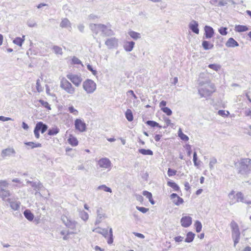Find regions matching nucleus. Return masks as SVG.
I'll return each mask as SVG.
<instances>
[{
	"instance_id": "4be33fe9",
	"label": "nucleus",
	"mask_w": 251,
	"mask_h": 251,
	"mask_svg": "<svg viewBox=\"0 0 251 251\" xmlns=\"http://www.w3.org/2000/svg\"><path fill=\"white\" fill-rule=\"evenodd\" d=\"M226 46L228 48H234L239 46V44L233 38H229L226 43Z\"/></svg>"
},
{
	"instance_id": "72a5a7b5",
	"label": "nucleus",
	"mask_w": 251,
	"mask_h": 251,
	"mask_svg": "<svg viewBox=\"0 0 251 251\" xmlns=\"http://www.w3.org/2000/svg\"><path fill=\"white\" fill-rule=\"evenodd\" d=\"M178 136L183 141H187L189 140V137L186 135L184 134L181 128H179L178 131Z\"/></svg>"
},
{
	"instance_id": "4468645a",
	"label": "nucleus",
	"mask_w": 251,
	"mask_h": 251,
	"mask_svg": "<svg viewBox=\"0 0 251 251\" xmlns=\"http://www.w3.org/2000/svg\"><path fill=\"white\" fill-rule=\"evenodd\" d=\"M199 24L198 23L193 20L189 24V27L190 29L195 33L198 34L199 33V29L198 28Z\"/></svg>"
},
{
	"instance_id": "6e6d98bb",
	"label": "nucleus",
	"mask_w": 251,
	"mask_h": 251,
	"mask_svg": "<svg viewBox=\"0 0 251 251\" xmlns=\"http://www.w3.org/2000/svg\"><path fill=\"white\" fill-rule=\"evenodd\" d=\"M176 171L169 168L168 170V175L169 176H172L176 175Z\"/></svg>"
},
{
	"instance_id": "0eeeda50",
	"label": "nucleus",
	"mask_w": 251,
	"mask_h": 251,
	"mask_svg": "<svg viewBox=\"0 0 251 251\" xmlns=\"http://www.w3.org/2000/svg\"><path fill=\"white\" fill-rule=\"evenodd\" d=\"M61 220L65 226L71 229H75L76 227L77 222L66 216H62Z\"/></svg>"
},
{
	"instance_id": "338daca9",
	"label": "nucleus",
	"mask_w": 251,
	"mask_h": 251,
	"mask_svg": "<svg viewBox=\"0 0 251 251\" xmlns=\"http://www.w3.org/2000/svg\"><path fill=\"white\" fill-rule=\"evenodd\" d=\"M34 133L35 135V137L37 139H39L40 138L39 131L38 130V129L35 126L34 129Z\"/></svg>"
},
{
	"instance_id": "f257e3e1",
	"label": "nucleus",
	"mask_w": 251,
	"mask_h": 251,
	"mask_svg": "<svg viewBox=\"0 0 251 251\" xmlns=\"http://www.w3.org/2000/svg\"><path fill=\"white\" fill-rule=\"evenodd\" d=\"M238 173L242 175H248L251 173V159L241 158L237 165Z\"/></svg>"
},
{
	"instance_id": "4d7b16f0",
	"label": "nucleus",
	"mask_w": 251,
	"mask_h": 251,
	"mask_svg": "<svg viewBox=\"0 0 251 251\" xmlns=\"http://www.w3.org/2000/svg\"><path fill=\"white\" fill-rule=\"evenodd\" d=\"M143 195L149 200L151 199L152 197L151 193L148 191H144L143 192Z\"/></svg>"
},
{
	"instance_id": "69168bd1",
	"label": "nucleus",
	"mask_w": 251,
	"mask_h": 251,
	"mask_svg": "<svg viewBox=\"0 0 251 251\" xmlns=\"http://www.w3.org/2000/svg\"><path fill=\"white\" fill-rule=\"evenodd\" d=\"M13 120L9 117H5L3 116H0V121H2L3 122L8 121H13Z\"/></svg>"
},
{
	"instance_id": "6e6552de",
	"label": "nucleus",
	"mask_w": 251,
	"mask_h": 251,
	"mask_svg": "<svg viewBox=\"0 0 251 251\" xmlns=\"http://www.w3.org/2000/svg\"><path fill=\"white\" fill-rule=\"evenodd\" d=\"M16 154V151L13 148H7L2 150L1 152V156L5 158L6 157L14 156Z\"/></svg>"
},
{
	"instance_id": "ea45409f",
	"label": "nucleus",
	"mask_w": 251,
	"mask_h": 251,
	"mask_svg": "<svg viewBox=\"0 0 251 251\" xmlns=\"http://www.w3.org/2000/svg\"><path fill=\"white\" fill-rule=\"evenodd\" d=\"M146 124L152 127H158L159 128L162 127V126L160 125H159V124L158 123H157L154 121L149 120L146 122Z\"/></svg>"
},
{
	"instance_id": "49530a36",
	"label": "nucleus",
	"mask_w": 251,
	"mask_h": 251,
	"mask_svg": "<svg viewBox=\"0 0 251 251\" xmlns=\"http://www.w3.org/2000/svg\"><path fill=\"white\" fill-rule=\"evenodd\" d=\"M173 202L175 203L176 205H179L180 204H182L184 201L182 198H180V197H178L176 200H174L173 201Z\"/></svg>"
},
{
	"instance_id": "b1692460",
	"label": "nucleus",
	"mask_w": 251,
	"mask_h": 251,
	"mask_svg": "<svg viewBox=\"0 0 251 251\" xmlns=\"http://www.w3.org/2000/svg\"><path fill=\"white\" fill-rule=\"evenodd\" d=\"M31 186L32 188H34L35 190L37 191L35 194H36L38 193V191L40 190V189L43 187L42 183H41L40 181H33L32 183H31Z\"/></svg>"
},
{
	"instance_id": "ddd939ff",
	"label": "nucleus",
	"mask_w": 251,
	"mask_h": 251,
	"mask_svg": "<svg viewBox=\"0 0 251 251\" xmlns=\"http://www.w3.org/2000/svg\"><path fill=\"white\" fill-rule=\"evenodd\" d=\"M204 35L206 39L212 38L214 35V31L213 28L208 25H205L204 27Z\"/></svg>"
},
{
	"instance_id": "e2e57ef3",
	"label": "nucleus",
	"mask_w": 251,
	"mask_h": 251,
	"mask_svg": "<svg viewBox=\"0 0 251 251\" xmlns=\"http://www.w3.org/2000/svg\"><path fill=\"white\" fill-rule=\"evenodd\" d=\"M226 113L227 114H226V111L223 110H220L218 112V114L223 117L227 116V115L229 114V112L227 111H226Z\"/></svg>"
},
{
	"instance_id": "5fc2aeb1",
	"label": "nucleus",
	"mask_w": 251,
	"mask_h": 251,
	"mask_svg": "<svg viewBox=\"0 0 251 251\" xmlns=\"http://www.w3.org/2000/svg\"><path fill=\"white\" fill-rule=\"evenodd\" d=\"M87 68L89 71L92 72L93 75H96L97 74V71L95 70H94L91 65L88 64L87 65Z\"/></svg>"
},
{
	"instance_id": "7ed1b4c3",
	"label": "nucleus",
	"mask_w": 251,
	"mask_h": 251,
	"mask_svg": "<svg viewBox=\"0 0 251 251\" xmlns=\"http://www.w3.org/2000/svg\"><path fill=\"white\" fill-rule=\"evenodd\" d=\"M230 225L232 231V238L234 241V246L235 247L236 244L239 243L240 232L238 225L234 221H232Z\"/></svg>"
},
{
	"instance_id": "2f4dec72",
	"label": "nucleus",
	"mask_w": 251,
	"mask_h": 251,
	"mask_svg": "<svg viewBox=\"0 0 251 251\" xmlns=\"http://www.w3.org/2000/svg\"><path fill=\"white\" fill-rule=\"evenodd\" d=\"M25 36H23L22 38H21V37H16L13 41V42L19 46H20L21 47L23 45V42H24V40H25Z\"/></svg>"
},
{
	"instance_id": "cd10ccee",
	"label": "nucleus",
	"mask_w": 251,
	"mask_h": 251,
	"mask_svg": "<svg viewBox=\"0 0 251 251\" xmlns=\"http://www.w3.org/2000/svg\"><path fill=\"white\" fill-rule=\"evenodd\" d=\"M59 129L57 126H54L48 129V134L50 136L55 135L59 133Z\"/></svg>"
},
{
	"instance_id": "473e14b6",
	"label": "nucleus",
	"mask_w": 251,
	"mask_h": 251,
	"mask_svg": "<svg viewBox=\"0 0 251 251\" xmlns=\"http://www.w3.org/2000/svg\"><path fill=\"white\" fill-rule=\"evenodd\" d=\"M235 198L236 199V202H242L245 203L244 196L242 193L239 192L236 193L235 196Z\"/></svg>"
},
{
	"instance_id": "2eb2a0df",
	"label": "nucleus",
	"mask_w": 251,
	"mask_h": 251,
	"mask_svg": "<svg viewBox=\"0 0 251 251\" xmlns=\"http://www.w3.org/2000/svg\"><path fill=\"white\" fill-rule=\"evenodd\" d=\"M102 24H91L89 25V27L92 31L95 33L96 35L98 34L100 31H101V27H102Z\"/></svg>"
},
{
	"instance_id": "9d476101",
	"label": "nucleus",
	"mask_w": 251,
	"mask_h": 251,
	"mask_svg": "<svg viewBox=\"0 0 251 251\" xmlns=\"http://www.w3.org/2000/svg\"><path fill=\"white\" fill-rule=\"evenodd\" d=\"M98 164L101 168L108 169L111 166V162L107 158H102L98 161Z\"/></svg>"
},
{
	"instance_id": "774afa93",
	"label": "nucleus",
	"mask_w": 251,
	"mask_h": 251,
	"mask_svg": "<svg viewBox=\"0 0 251 251\" xmlns=\"http://www.w3.org/2000/svg\"><path fill=\"white\" fill-rule=\"evenodd\" d=\"M186 150L188 156H190L192 153V150L191 147L190 145H186Z\"/></svg>"
},
{
	"instance_id": "c9c22d12",
	"label": "nucleus",
	"mask_w": 251,
	"mask_h": 251,
	"mask_svg": "<svg viewBox=\"0 0 251 251\" xmlns=\"http://www.w3.org/2000/svg\"><path fill=\"white\" fill-rule=\"evenodd\" d=\"M138 151L139 153L143 155H153V151L150 150V149H141L138 150Z\"/></svg>"
},
{
	"instance_id": "0e129e2a",
	"label": "nucleus",
	"mask_w": 251,
	"mask_h": 251,
	"mask_svg": "<svg viewBox=\"0 0 251 251\" xmlns=\"http://www.w3.org/2000/svg\"><path fill=\"white\" fill-rule=\"evenodd\" d=\"M27 25H28V26L29 27H34L35 26H36V23L33 21H32V20H28L27 22Z\"/></svg>"
},
{
	"instance_id": "13d9d810",
	"label": "nucleus",
	"mask_w": 251,
	"mask_h": 251,
	"mask_svg": "<svg viewBox=\"0 0 251 251\" xmlns=\"http://www.w3.org/2000/svg\"><path fill=\"white\" fill-rule=\"evenodd\" d=\"M136 209L143 213H145L149 211V208L144 207L136 206Z\"/></svg>"
},
{
	"instance_id": "864d4df0",
	"label": "nucleus",
	"mask_w": 251,
	"mask_h": 251,
	"mask_svg": "<svg viewBox=\"0 0 251 251\" xmlns=\"http://www.w3.org/2000/svg\"><path fill=\"white\" fill-rule=\"evenodd\" d=\"M193 162H194V165L195 166L197 167V166H198L200 165L199 162H197V160H198L197 154L196 152H195V151L193 153Z\"/></svg>"
},
{
	"instance_id": "4c0bfd02",
	"label": "nucleus",
	"mask_w": 251,
	"mask_h": 251,
	"mask_svg": "<svg viewBox=\"0 0 251 251\" xmlns=\"http://www.w3.org/2000/svg\"><path fill=\"white\" fill-rule=\"evenodd\" d=\"M125 116L126 119L129 122H131L133 120V116L132 114V112L131 110L128 109L126 112Z\"/></svg>"
},
{
	"instance_id": "603ef678",
	"label": "nucleus",
	"mask_w": 251,
	"mask_h": 251,
	"mask_svg": "<svg viewBox=\"0 0 251 251\" xmlns=\"http://www.w3.org/2000/svg\"><path fill=\"white\" fill-rule=\"evenodd\" d=\"M219 33L222 35H226L227 34V28L222 27H220L218 30Z\"/></svg>"
},
{
	"instance_id": "412c9836",
	"label": "nucleus",
	"mask_w": 251,
	"mask_h": 251,
	"mask_svg": "<svg viewBox=\"0 0 251 251\" xmlns=\"http://www.w3.org/2000/svg\"><path fill=\"white\" fill-rule=\"evenodd\" d=\"M105 44L109 48H112L117 44V40L115 38L108 39L105 42Z\"/></svg>"
},
{
	"instance_id": "8fccbe9b",
	"label": "nucleus",
	"mask_w": 251,
	"mask_h": 251,
	"mask_svg": "<svg viewBox=\"0 0 251 251\" xmlns=\"http://www.w3.org/2000/svg\"><path fill=\"white\" fill-rule=\"evenodd\" d=\"M69 111L73 114V115L76 116L78 115V111L75 109L73 106H69L68 108Z\"/></svg>"
},
{
	"instance_id": "e433bc0d",
	"label": "nucleus",
	"mask_w": 251,
	"mask_h": 251,
	"mask_svg": "<svg viewBox=\"0 0 251 251\" xmlns=\"http://www.w3.org/2000/svg\"><path fill=\"white\" fill-rule=\"evenodd\" d=\"M25 144L29 146L30 149H33L35 148L41 147L42 145L40 143H35L33 142H25Z\"/></svg>"
},
{
	"instance_id": "f3484780",
	"label": "nucleus",
	"mask_w": 251,
	"mask_h": 251,
	"mask_svg": "<svg viewBox=\"0 0 251 251\" xmlns=\"http://www.w3.org/2000/svg\"><path fill=\"white\" fill-rule=\"evenodd\" d=\"M35 127L39 131H41L42 133H44L48 128V125L43 123L42 122H38L36 124Z\"/></svg>"
},
{
	"instance_id": "aec40b11",
	"label": "nucleus",
	"mask_w": 251,
	"mask_h": 251,
	"mask_svg": "<svg viewBox=\"0 0 251 251\" xmlns=\"http://www.w3.org/2000/svg\"><path fill=\"white\" fill-rule=\"evenodd\" d=\"M135 45V42L133 41H126L124 45V48L125 50L127 52H129L132 50L134 46Z\"/></svg>"
},
{
	"instance_id": "dca6fc26",
	"label": "nucleus",
	"mask_w": 251,
	"mask_h": 251,
	"mask_svg": "<svg viewBox=\"0 0 251 251\" xmlns=\"http://www.w3.org/2000/svg\"><path fill=\"white\" fill-rule=\"evenodd\" d=\"M97 217L95 224L99 225L101 222L102 218L105 217V214L102 212V209L99 208L97 210Z\"/></svg>"
},
{
	"instance_id": "c85d7f7f",
	"label": "nucleus",
	"mask_w": 251,
	"mask_h": 251,
	"mask_svg": "<svg viewBox=\"0 0 251 251\" xmlns=\"http://www.w3.org/2000/svg\"><path fill=\"white\" fill-rule=\"evenodd\" d=\"M68 141L72 146H76L78 145V141L76 137L71 135L68 139Z\"/></svg>"
},
{
	"instance_id": "39448f33",
	"label": "nucleus",
	"mask_w": 251,
	"mask_h": 251,
	"mask_svg": "<svg viewBox=\"0 0 251 251\" xmlns=\"http://www.w3.org/2000/svg\"><path fill=\"white\" fill-rule=\"evenodd\" d=\"M82 86L87 94H92L96 90L97 85L93 80L87 79L83 82Z\"/></svg>"
},
{
	"instance_id": "680f3d73",
	"label": "nucleus",
	"mask_w": 251,
	"mask_h": 251,
	"mask_svg": "<svg viewBox=\"0 0 251 251\" xmlns=\"http://www.w3.org/2000/svg\"><path fill=\"white\" fill-rule=\"evenodd\" d=\"M72 62L74 64H81V61L76 57L74 56L72 58Z\"/></svg>"
},
{
	"instance_id": "393cba45",
	"label": "nucleus",
	"mask_w": 251,
	"mask_h": 251,
	"mask_svg": "<svg viewBox=\"0 0 251 251\" xmlns=\"http://www.w3.org/2000/svg\"><path fill=\"white\" fill-rule=\"evenodd\" d=\"M195 237V234L191 231H189L186 234L185 242L187 243H191L194 240Z\"/></svg>"
},
{
	"instance_id": "9b49d317",
	"label": "nucleus",
	"mask_w": 251,
	"mask_h": 251,
	"mask_svg": "<svg viewBox=\"0 0 251 251\" xmlns=\"http://www.w3.org/2000/svg\"><path fill=\"white\" fill-rule=\"evenodd\" d=\"M102 27H101V34L103 36H109L114 34V33L112 30H111L110 27H108L107 25L102 24Z\"/></svg>"
},
{
	"instance_id": "423d86ee",
	"label": "nucleus",
	"mask_w": 251,
	"mask_h": 251,
	"mask_svg": "<svg viewBox=\"0 0 251 251\" xmlns=\"http://www.w3.org/2000/svg\"><path fill=\"white\" fill-rule=\"evenodd\" d=\"M66 76L76 87H78L82 81V77L76 75L70 74Z\"/></svg>"
},
{
	"instance_id": "58836bf2",
	"label": "nucleus",
	"mask_w": 251,
	"mask_h": 251,
	"mask_svg": "<svg viewBox=\"0 0 251 251\" xmlns=\"http://www.w3.org/2000/svg\"><path fill=\"white\" fill-rule=\"evenodd\" d=\"M129 36L134 40H137L141 37L140 34L134 31H130L128 32Z\"/></svg>"
},
{
	"instance_id": "1a4fd4ad",
	"label": "nucleus",
	"mask_w": 251,
	"mask_h": 251,
	"mask_svg": "<svg viewBox=\"0 0 251 251\" xmlns=\"http://www.w3.org/2000/svg\"><path fill=\"white\" fill-rule=\"evenodd\" d=\"M75 129L80 132H83L86 130V126L85 123L79 119H76L75 120Z\"/></svg>"
},
{
	"instance_id": "09e8293b",
	"label": "nucleus",
	"mask_w": 251,
	"mask_h": 251,
	"mask_svg": "<svg viewBox=\"0 0 251 251\" xmlns=\"http://www.w3.org/2000/svg\"><path fill=\"white\" fill-rule=\"evenodd\" d=\"M161 110L168 116H170L172 114V110L168 107H162Z\"/></svg>"
},
{
	"instance_id": "c03bdc74",
	"label": "nucleus",
	"mask_w": 251,
	"mask_h": 251,
	"mask_svg": "<svg viewBox=\"0 0 251 251\" xmlns=\"http://www.w3.org/2000/svg\"><path fill=\"white\" fill-rule=\"evenodd\" d=\"M195 226L197 232H200L201 230L202 225L199 221H196L195 223Z\"/></svg>"
},
{
	"instance_id": "f704fd0d",
	"label": "nucleus",
	"mask_w": 251,
	"mask_h": 251,
	"mask_svg": "<svg viewBox=\"0 0 251 251\" xmlns=\"http://www.w3.org/2000/svg\"><path fill=\"white\" fill-rule=\"evenodd\" d=\"M167 185L172 187L175 191H178L180 190L179 187L178 185L175 182L172 181H168L167 182Z\"/></svg>"
},
{
	"instance_id": "79ce46f5",
	"label": "nucleus",
	"mask_w": 251,
	"mask_h": 251,
	"mask_svg": "<svg viewBox=\"0 0 251 251\" xmlns=\"http://www.w3.org/2000/svg\"><path fill=\"white\" fill-rule=\"evenodd\" d=\"M97 190H102L105 192H109V193L112 192L111 189L104 184L99 186L97 188Z\"/></svg>"
},
{
	"instance_id": "a18cd8bd",
	"label": "nucleus",
	"mask_w": 251,
	"mask_h": 251,
	"mask_svg": "<svg viewBox=\"0 0 251 251\" xmlns=\"http://www.w3.org/2000/svg\"><path fill=\"white\" fill-rule=\"evenodd\" d=\"M52 49L55 53L61 55L62 54L63 52L61 48L57 46H54Z\"/></svg>"
},
{
	"instance_id": "bb28decb",
	"label": "nucleus",
	"mask_w": 251,
	"mask_h": 251,
	"mask_svg": "<svg viewBox=\"0 0 251 251\" xmlns=\"http://www.w3.org/2000/svg\"><path fill=\"white\" fill-rule=\"evenodd\" d=\"M24 215L25 218L27 219L28 221H31L33 220L34 215L29 210H25L24 212Z\"/></svg>"
},
{
	"instance_id": "3c124183",
	"label": "nucleus",
	"mask_w": 251,
	"mask_h": 251,
	"mask_svg": "<svg viewBox=\"0 0 251 251\" xmlns=\"http://www.w3.org/2000/svg\"><path fill=\"white\" fill-rule=\"evenodd\" d=\"M208 67L216 71H218L220 69V65L215 64H209Z\"/></svg>"
},
{
	"instance_id": "bf43d9fd",
	"label": "nucleus",
	"mask_w": 251,
	"mask_h": 251,
	"mask_svg": "<svg viewBox=\"0 0 251 251\" xmlns=\"http://www.w3.org/2000/svg\"><path fill=\"white\" fill-rule=\"evenodd\" d=\"M217 163V159L215 158H212L210 159L209 162V167L211 169L213 168L214 165Z\"/></svg>"
},
{
	"instance_id": "37998d69",
	"label": "nucleus",
	"mask_w": 251,
	"mask_h": 251,
	"mask_svg": "<svg viewBox=\"0 0 251 251\" xmlns=\"http://www.w3.org/2000/svg\"><path fill=\"white\" fill-rule=\"evenodd\" d=\"M79 215L80 218L84 221H86L88 219L89 215L86 212L84 211H80Z\"/></svg>"
},
{
	"instance_id": "7c9ffc66",
	"label": "nucleus",
	"mask_w": 251,
	"mask_h": 251,
	"mask_svg": "<svg viewBox=\"0 0 251 251\" xmlns=\"http://www.w3.org/2000/svg\"><path fill=\"white\" fill-rule=\"evenodd\" d=\"M248 29V27L247 26L243 25H237L235 27V30L238 32L246 31Z\"/></svg>"
},
{
	"instance_id": "20e7f679",
	"label": "nucleus",
	"mask_w": 251,
	"mask_h": 251,
	"mask_svg": "<svg viewBox=\"0 0 251 251\" xmlns=\"http://www.w3.org/2000/svg\"><path fill=\"white\" fill-rule=\"evenodd\" d=\"M60 87L66 93L73 95L75 92V88L72 84L66 78H63L60 81Z\"/></svg>"
},
{
	"instance_id": "f03ea898",
	"label": "nucleus",
	"mask_w": 251,
	"mask_h": 251,
	"mask_svg": "<svg viewBox=\"0 0 251 251\" xmlns=\"http://www.w3.org/2000/svg\"><path fill=\"white\" fill-rule=\"evenodd\" d=\"M205 84L206 83L203 81H201L199 83V85L202 86L201 88L198 89V93L201 98L209 97L215 91V86L213 84L207 82V85L204 86Z\"/></svg>"
},
{
	"instance_id": "c756f323",
	"label": "nucleus",
	"mask_w": 251,
	"mask_h": 251,
	"mask_svg": "<svg viewBox=\"0 0 251 251\" xmlns=\"http://www.w3.org/2000/svg\"><path fill=\"white\" fill-rule=\"evenodd\" d=\"M202 46L205 50H208L213 48L214 45L210 44L208 41L204 40L202 42Z\"/></svg>"
},
{
	"instance_id": "a19ab883",
	"label": "nucleus",
	"mask_w": 251,
	"mask_h": 251,
	"mask_svg": "<svg viewBox=\"0 0 251 251\" xmlns=\"http://www.w3.org/2000/svg\"><path fill=\"white\" fill-rule=\"evenodd\" d=\"M107 243L109 245L113 242V235L112 228H110L109 230V237H107Z\"/></svg>"
},
{
	"instance_id": "f8f14e48",
	"label": "nucleus",
	"mask_w": 251,
	"mask_h": 251,
	"mask_svg": "<svg viewBox=\"0 0 251 251\" xmlns=\"http://www.w3.org/2000/svg\"><path fill=\"white\" fill-rule=\"evenodd\" d=\"M192 222V218L190 216L182 217L180 220L181 226L184 227H189Z\"/></svg>"
},
{
	"instance_id": "052dcab7",
	"label": "nucleus",
	"mask_w": 251,
	"mask_h": 251,
	"mask_svg": "<svg viewBox=\"0 0 251 251\" xmlns=\"http://www.w3.org/2000/svg\"><path fill=\"white\" fill-rule=\"evenodd\" d=\"M36 89L38 92H41L43 91V89L40 83V80L39 79L36 81Z\"/></svg>"
},
{
	"instance_id": "a878e982",
	"label": "nucleus",
	"mask_w": 251,
	"mask_h": 251,
	"mask_svg": "<svg viewBox=\"0 0 251 251\" xmlns=\"http://www.w3.org/2000/svg\"><path fill=\"white\" fill-rule=\"evenodd\" d=\"M71 24L69 20L67 18H64L60 23V26L62 28L71 27Z\"/></svg>"
},
{
	"instance_id": "5701e85b",
	"label": "nucleus",
	"mask_w": 251,
	"mask_h": 251,
	"mask_svg": "<svg viewBox=\"0 0 251 251\" xmlns=\"http://www.w3.org/2000/svg\"><path fill=\"white\" fill-rule=\"evenodd\" d=\"M6 201L10 204L11 208L14 210H17L20 208L21 203L19 201H11L10 199L8 198Z\"/></svg>"
},
{
	"instance_id": "de8ad7c7",
	"label": "nucleus",
	"mask_w": 251,
	"mask_h": 251,
	"mask_svg": "<svg viewBox=\"0 0 251 251\" xmlns=\"http://www.w3.org/2000/svg\"><path fill=\"white\" fill-rule=\"evenodd\" d=\"M39 102L44 107L47 108L49 110L51 109L50 106L47 101H44V100H39Z\"/></svg>"
},
{
	"instance_id": "6ab92c4d",
	"label": "nucleus",
	"mask_w": 251,
	"mask_h": 251,
	"mask_svg": "<svg viewBox=\"0 0 251 251\" xmlns=\"http://www.w3.org/2000/svg\"><path fill=\"white\" fill-rule=\"evenodd\" d=\"M10 196V193L8 190L0 188V197L3 200L6 201V200Z\"/></svg>"
},
{
	"instance_id": "a211bd4d",
	"label": "nucleus",
	"mask_w": 251,
	"mask_h": 251,
	"mask_svg": "<svg viewBox=\"0 0 251 251\" xmlns=\"http://www.w3.org/2000/svg\"><path fill=\"white\" fill-rule=\"evenodd\" d=\"M93 231L101 234L105 238L108 237V230L107 228L98 227L93 229Z\"/></svg>"
}]
</instances>
